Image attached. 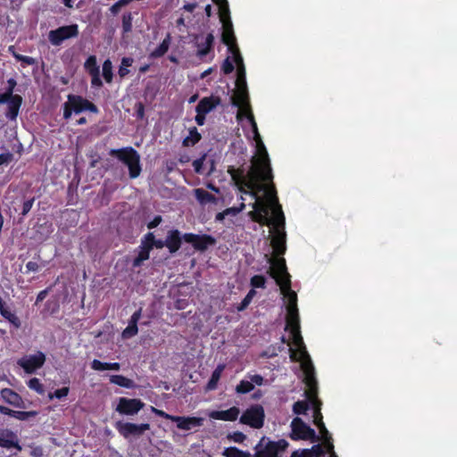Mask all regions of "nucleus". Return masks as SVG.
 Listing matches in <instances>:
<instances>
[{"instance_id":"f257e3e1","label":"nucleus","mask_w":457,"mask_h":457,"mask_svg":"<svg viewBox=\"0 0 457 457\" xmlns=\"http://www.w3.org/2000/svg\"><path fill=\"white\" fill-rule=\"evenodd\" d=\"M218 6L220 20L222 23V42L228 46L237 63L236 89L232 96V103L238 108L237 119L245 117L252 128L253 140L256 144V154L251 160L246 172L241 169L230 168L228 173L242 194L249 195L254 202L253 210L248 214H284L278 202L275 187L272 183L273 175L266 147L258 131V127L251 108L245 79V68L243 57L237 46L232 22L229 17L227 0H212Z\"/></svg>"},{"instance_id":"f03ea898","label":"nucleus","mask_w":457,"mask_h":457,"mask_svg":"<svg viewBox=\"0 0 457 457\" xmlns=\"http://www.w3.org/2000/svg\"><path fill=\"white\" fill-rule=\"evenodd\" d=\"M265 257L268 263L270 265L268 273L279 286L280 292L285 300L287 309L286 328L290 329L291 339L294 345V347H290L289 349L290 358L293 361L300 362L301 369L304 375L303 380L308 387L306 395L314 409L313 422L318 427L320 424H324L320 412L321 403L317 399L318 386L314 366L306 350L300 331L297 295L291 289V276L287 270L286 260L284 258L272 257L268 254H265Z\"/></svg>"},{"instance_id":"7ed1b4c3","label":"nucleus","mask_w":457,"mask_h":457,"mask_svg":"<svg viewBox=\"0 0 457 457\" xmlns=\"http://www.w3.org/2000/svg\"><path fill=\"white\" fill-rule=\"evenodd\" d=\"M288 447L285 439L271 441L269 437L262 436L254 446L253 457H281Z\"/></svg>"},{"instance_id":"20e7f679","label":"nucleus","mask_w":457,"mask_h":457,"mask_svg":"<svg viewBox=\"0 0 457 457\" xmlns=\"http://www.w3.org/2000/svg\"><path fill=\"white\" fill-rule=\"evenodd\" d=\"M110 154L117 157L129 168V177L131 179H136L140 175V155L135 149L132 147L112 149Z\"/></svg>"},{"instance_id":"39448f33","label":"nucleus","mask_w":457,"mask_h":457,"mask_svg":"<svg viewBox=\"0 0 457 457\" xmlns=\"http://www.w3.org/2000/svg\"><path fill=\"white\" fill-rule=\"evenodd\" d=\"M291 438L294 440H312L317 442L320 438L316 436L315 430L307 426L300 418H295L291 422Z\"/></svg>"},{"instance_id":"423d86ee","label":"nucleus","mask_w":457,"mask_h":457,"mask_svg":"<svg viewBox=\"0 0 457 457\" xmlns=\"http://www.w3.org/2000/svg\"><path fill=\"white\" fill-rule=\"evenodd\" d=\"M239 421L253 428H261L264 422L263 408L258 404L251 406L241 415Z\"/></svg>"},{"instance_id":"0eeeda50","label":"nucleus","mask_w":457,"mask_h":457,"mask_svg":"<svg viewBox=\"0 0 457 457\" xmlns=\"http://www.w3.org/2000/svg\"><path fill=\"white\" fill-rule=\"evenodd\" d=\"M78 35L79 26L77 24H72L50 30L48 33V39L53 46H60L64 40L76 37Z\"/></svg>"},{"instance_id":"6e6552de","label":"nucleus","mask_w":457,"mask_h":457,"mask_svg":"<svg viewBox=\"0 0 457 457\" xmlns=\"http://www.w3.org/2000/svg\"><path fill=\"white\" fill-rule=\"evenodd\" d=\"M220 104V99L218 96H211L200 100L195 107V121L199 126H203L205 121V115L214 110Z\"/></svg>"},{"instance_id":"1a4fd4ad","label":"nucleus","mask_w":457,"mask_h":457,"mask_svg":"<svg viewBox=\"0 0 457 457\" xmlns=\"http://www.w3.org/2000/svg\"><path fill=\"white\" fill-rule=\"evenodd\" d=\"M46 361V355L42 352L26 355L18 360V364L27 372L33 373L41 368Z\"/></svg>"},{"instance_id":"9d476101","label":"nucleus","mask_w":457,"mask_h":457,"mask_svg":"<svg viewBox=\"0 0 457 457\" xmlns=\"http://www.w3.org/2000/svg\"><path fill=\"white\" fill-rule=\"evenodd\" d=\"M145 403L139 399L120 397L119 398V403L115 410L122 415H135L143 409Z\"/></svg>"},{"instance_id":"9b49d317","label":"nucleus","mask_w":457,"mask_h":457,"mask_svg":"<svg viewBox=\"0 0 457 457\" xmlns=\"http://www.w3.org/2000/svg\"><path fill=\"white\" fill-rule=\"evenodd\" d=\"M116 428L126 438L130 436H140L150 428L149 424H135L129 422H117Z\"/></svg>"},{"instance_id":"f8f14e48","label":"nucleus","mask_w":457,"mask_h":457,"mask_svg":"<svg viewBox=\"0 0 457 457\" xmlns=\"http://www.w3.org/2000/svg\"><path fill=\"white\" fill-rule=\"evenodd\" d=\"M187 243L192 244L195 250L204 251L208 246L214 245L215 240L207 235H195L187 233L183 236Z\"/></svg>"},{"instance_id":"ddd939ff","label":"nucleus","mask_w":457,"mask_h":457,"mask_svg":"<svg viewBox=\"0 0 457 457\" xmlns=\"http://www.w3.org/2000/svg\"><path fill=\"white\" fill-rule=\"evenodd\" d=\"M68 101L69 105L73 108V112L76 113L83 111H89L94 113L98 112V109L94 104L79 96L69 95Z\"/></svg>"},{"instance_id":"4468645a","label":"nucleus","mask_w":457,"mask_h":457,"mask_svg":"<svg viewBox=\"0 0 457 457\" xmlns=\"http://www.w3.org/2000/svg\"><path fill=\"white\" fill-rule=\"evenodd\" d=\"M84 67L86 71L91 76V84L93 87H100L103 85L102 79L100 78V70L99 66L96 62V57L95 55L89 56L85 63Z\"/></svg>"},{"instance_id":"2eb2a0df","label":"nucleus","mask_w":457,"mask_h":457,"mask_svg":"<svg viewBox=\"0 0 457 457\" xmlns=\"http://www.w3.org/2000/svg\"><path fill=\"white\" fill-rule=\"evenodd\" d=\"M239 414V408L233 406L225 411H212L208 413V416L212 420L235 421L237 420Z\"/></svg>"},{"instance_id":"dca6fc26","label":"nucleus","mask_w":457,"mask_h":457,"mask_svg":"<svg viewBox=\"0 0 457 457\" xmlns=\"http://www.w3.org/2000/svg\"><path fill=\"white\" fill-rule=\"evenodd\" d=\"M173 421L177 423L178 428L190 430L204 424V419L199 417L175 416Z\"/></svg>"},{"instance_id":"f3484780","label":"nucleus","mask_w":457,"mask_h":457,"mask_svg":"<svg viewBox=\"0 0 457 457\" xmlns=\"http://www.w3.org/2000/svg\"><path fill=\"white\" fill-rule=\"evenodd\" d=\"M195 45L197 47V55L203 57L206 55L212 46L214 37L209 33L207 35H200L195 37Z\"/></svg>"},{"instance_id":"a211bd4d","label":"nucleus","mask_w":457,"mask_h":457,"mask_svg":"<svg viewBox=\"0 0 457 457\" xmlns=\"http://www.w3.org/2000/svg\"><path fill=\"white\" fill-rule=\"evenodd\" d=\"M0 446L8 449L14 447L19 451L21 450L17 436L8 429H0Z\"/></svg>"},{"instance_id":"6ab92c4d","label":"nucleus","mask_w":457,"mask_h":457,"mask_svg":"<svg viewBox=\"0 0 457 457\" xmlns=\"http://www.w3.org/2000/svg\"><path fill=\"white\" fill-rule=\"evenodd\" d=\"M165 245L171 253L177 252L181 245L180 232L177 229L169 231L165 239Z\"/></svg>"},{"instance_id":"aec40b11","label":"nucleus","mask_w":457,"mask_h":457,"mask_svg":"<svg viewBox=\"0 0 457 457\" xmlns=\"http://www.w3.org/2000/svg\"><path fill=\"white\" fill-rule=\"evenodd\" d=\"M1 396L9 404L14 407H22L23 401L21 397L12 389L4 388L1 390Z\"/></svg>"},{"instance_id":"412c9836","label":"nucleus","mask_w":457,"mask_h":457,"mask_svg":"<svg viewBox=\"0 0 457 457\" xmlns=\"http://www.w3.org/2000/svg\"><path fill=\"white\" fill-rule=\"evenodd\" d=\"M21 104V97L19 96H14L10 99L8 103V112H6L7 118L10 120L16 119Z\"/></svg>"},{"instance_id":"4be33fe9","label":"nucleus","mask_w":457,"mask_h":457,"mask_svg":"<svg viewBox=\"0 0 457 457\" xmlns=\"http://www.w3.org/2000/svg\"><path fill=\"white\" fill-rule=\"evenodd\" d=\"M91 368L97 371H104V370H119L120 368V363L118 362H102L99 360H94L91 362Z\"/></svg>"},{"instance_id":"5701e85b","label":"nucleus","mask_w":457,"mask_h":457,"mask_svg":"<svg viewBox=\"0 0 457 457\" xmlns=\"http://www.w3.org/2000/svg\"><path fill=\"white\" fill-rule=\"evenodd\" d=\"M320 429V433L321 435L322 439L324 440L326 450L331 453V457H335V453L333 452L334 445L331 443V436L329 435L325 424H320L318 426Z\"/></svg>"},{"instance_id":"b1692460","label":"nucleus","mask_w":457,"mask_h":457,"mask_svg":"<svg viewBox=\"0 0 457 457\" xmlns=\"http://www.w3.org/2000/svg\"><path fill=\"white\" fill-rule=\"evenodd\" d=\"M225 369L223 364H220L216 367L214 371L212 374V377L207 384V390H213L217 387L218 382L221 377V374Z\"/></svg>"},{"instance_id":"393cba45","label":"nucleus","mask_w":457,"mask_h":457,"mask_svg":"<svg viewBox=\"0 0 457 457\" xmlns=\"http://www.w3.org/2000/svg\"><path fill=\"white\" fill-rule=\"evenodd\" d=\"M194 194L201 204L215 202V197L203 188L195 189Z\"/></svg>"},{"instance_id":"a878e982","label":"nucleus","mask_w":457,"mask_h":457,"mask_svg":"<svg viewBox=\"0 0 457 457\" xmlns=\"http://www.w3.org/2000/svg\"><path fill=\"white\" fill-rule=\"evenodd\" d=\"M1 315L7 320L14 328H19L21 325L20 319L15 313L12 312L11 310L5 306L0 310Z\"/></svg>"},{"instance_id":"bb28decb","label":"nucleus","mask_w":457,"mask_h":457,"mask_svg":"<svg viewBox=\"0 0 457 457\" xmlns=\"http://www.w3.org/2000/svg\"><path fill=\"white\" fill-rule=\"evenodd\" d=\"M110 381L112 383V384H115V385H118L121 387H125V388H132L134 387V382L124 377V376H121V375H112L111 376L110 378Z\"/></svg>"},{"instance_id":"cd10ccee","label":"nucleus","mask_w":457,"mask_h":457,"mask_svg":"<svg viewBox=\"0 0 457 457\" xmlns=\"http://www.w3.org/2000/svg\"><path fill=\"white\" fill-rule=\"evenodd\" d=\"M137 257L134 260L133 265L138 267L141 263L149 258V253L152 249L151 245H141Z\"/></svg>"},{"instance_id":"c85d7f7f","label":"nucleus","mask_w":457,"mask_h":457,"mask_svg":"<svg viewBox=\"0 0 457 457\" xmlns=\"http://www.w3.org/2000/svg\"><path fill=\"white\" fill-rule=\"evenodd\" d=\"M201 139V135L196 128L189 129L188 136L184 138L183 144L186 146L195 145Z\"/></svg>"},{"instance_id":"c756f323","label":"nucleus","mask_w":457,"mask_h":457,"mask_svg":"<svg viewBox=\"0 0 457 457\" xmlns=\"http://www.w3.org/2000/svg\"><path fill=\"white\" fill-rule=\"evenodd\" d=\"M222 455L224 457H251V453L242 451L237 447H227L224 449Z\"/></svg>"},{"instance_id":"7c9ffc66","label":"nucleus","mask_w":457,"mask_h":457,"mask_svg":"<svg viewBox=\"0 0 457 457\" xmlns=\"http://www.w3.org/2000/svg\"><path fill=\"white\" fill-rule=\"evenodd\" d=\"M170 43V36L168 35L166 38L160 44V46L155 48L152 53L151 56L154 58L161 57L166 54L169 49Z\"/></svg>"},{"instance_id":"2f4dec72","label":"nucleus","mask_w":457,"mask_h":457,"mask_svg":"<svg viewBox=\"0 0 457 457\" xmlns=\"http://www.w3.org/2000/svg\"><path fill=\"white\" fill-rule=\"evenodd\" d=\"M253 390V383L249 378L243 379L239 382V384L236 386V392L237 394H246Z\"/></svg>"},{"instance_id":"473e14b6","label":"nucleus","mask_w":457,"mask_h":457,"mask_svg":"<svg viewBox=\"0 0 457 457\" xmlns=\"http://www.w3.org/2000/svg\"><path fill=\"white\" fill-rule=\"evenodd\" d=\"M103 77L107 83H111L112 79V64L108 59L103 63Z\"/></svg>"},{"instance_id":"72a5a7b5","label":"nucleus","mask_w":457,"mask_h":457,"mask_svg":"<svg viewBox=\"0 0 457 457\" xmlns=\"http://www.w3.org/2000/svg\"><path fill=\"white\" fill-rule=\"evenodd\" d=\"M206 154L203 155L201 158L195 160L193 162V167L196 173L198 174H206Z\"/></svg>"},{"instance_id":"f704fd0d","label":"nucleus","mask_w":457,"mask_h":457,"mask_svg":"<svg viewBox=\"0 0 457 457\" xmlns=\"http://www.w3.org/2000/svg\"><path fill=\"white\" fill-rule=\"evenodd\" d=\"M325 445H315L311 449H305L308 457H320L325 454Z\"/></svg>"},{"instance_id":"c9c22d12","label":"nucleus","mask_w":457,"mask_h":457,"mask_svg":"<svg viewBox=\"0 0 457 457\" xmlns=\"http://www.w3.org/2000/svg\"><path fill=\"white\" fill-rule=\"evenodd\" d=\"M133 63V59L130 57H124L121 59V63L119 69V75L123 78L127 74H129V71L128 67L131 66Z\"/></svg>"},{"instance_id":"e433bc0d","label":"nucleus","mask_w":457,"mask_h":457,"mask_svg":"<svg viewBox=\"0 0 457 457\" xmlns=\"http://www.w3.org/2000/svg\"><path fill=\"white\" fill-rule=\"evenodd\" d=\"M28 386L30 389H32L41 395L44 394V392H45L43 385L40 383L39 379L37 378H33L29 379L28 382Z\"/></svg>"},{"instance_id":"4c0bfd02","label":"nucleus","mask_w":457,"mask_h":457,"mask_svg":"<svg viewBox=\"0 0 457 457\" xmlns=\"http://www.w3.org/2000/svg\"><path fill=\"white\" fill-rule=\"evenodd\" d=\"M255 295H256L255 290L253 288L251 289L247 293L245 297L243 299V301L241 302L240 305L237 307V310L238 311L245 310L249 305V303H251V301L253 300V298L254 297Z\"/></svg>"},{"instance_id":"58836bf2","label":"nucleus","mask_w":457,"mask_h":457,"mask_svg":"<svg viewBox=\"0 0 457 457\" xmlns=\"http://www.w3.org/2000/svg\"><path fill=\"white\" fill-rule=\"evenodd\" d=\"M251 286L253 288H264L266 278L261 275H255L251 278Z\"/></svg>"},{"instance_id":"ea45409f","label":"nucleus","mask_w":457,"mask_h":457,"mask_svg":"<svg viewBox=\"0 0 457 457\" xmlns=\"http://www.w3.org/2000/svg\"><path fill=\"white\" fill-rule=\"evenodd\" d=\"M137 331H138V329H137V324L129 322V326L122 332V337L123 338L132 337L137 334Z\"/></svg>"},{"instance_id":"a19ab883","label":"nucleus","mask_w":457,"mask_h":457,"mask_svg":"<svg viewBox=\"0 0 457 457\" xmlns=\"http://www.w3.org/2000/svg\"><path fill=\"white\" fill-rule=\"evenodd\" d=\"M309 408L308 403L304 401H298L294 404L293 411L295 414H303Z\"/></svg>"},{"instance_id":"79ce46f5","label":"nucleus","mask_w":457,"mask_h":457,"mask_svg":"<svg viewBox=\"0 0 457 457\" xmlns=\"http://www.w3.org/2000/svg\"><path fill=\"white\" fill-rule=\"evenodd\" d=\"M227 438L235 443L241 444L245 440L246 436L242 432L236 431V432L228 434Z\"/></svg>"},{"instance_id":"37998d69","label":"nucleus","mask_w":457,"mask_h":457,"mask_svg":"<svg viewBox=\"0 0 457 457\" xmlns=\"http://www.w3.org/2000/svg\"><path fill=\"white\" fill-rule=\"evenodd\" d=\"M37 414L36 411H14V412L12 413V417L16 418L20 420H25L29 419V417H33Z\"/></svg>"},{"instance_id":"c03bdc74","label":"nucleus","mask_w":457,"mask_h":457,"mask_svg":"<svg viewBox=\"0 0 457 457\" xmlns=\"http://www.w3.org/2000/svg\"><path fill=\"white\" fill-rule=\"evenodd\" d=\"M234 63L237 65V63L234 60V56L232 55V60H230V58L228 57L222 64V70H223L224 73H226V74L231 73L234 71Z\"/></svg>"},{"instance_id":"a18cd8bd","label":"nucleus","mask_w":457,"mask_h":457,"mask_svg":"<svg viewBox=\"0 0 457 457\" xmlns=\"http://www.w3.org/2000/svg\"><path fill=\"white\" fill-rule=\"evenodd\" d=\"M68 394H69V388L68 387H62V388L55 390L54 394L50 393L48 395V397H49V399H53L54 397L61 399V398H63V397L67 396Z\"/></svg>"},{"instance_id":"49530a36","label":"nucleus","mask_w":457,"mask_h":457,"mask_svg":"<svg viewBox=\"0 0 457 457\" xmlns=\"http://www.w3.org/2000/svg\"><path fill=\"white\" fill-rule=\"evenodd\" d=\"M247 378L250 379V381L253 383V386H254V385L262 386L264 382V378L261 375H258V374H253V375L248 374Z\"/></svg>"},{"instance_id":"de8ad7c7","label":"nucleus","mask_w":457,"mask_h":457,"mask_svg":"<svg viewBox=\"0 0 457 457\" xmlns=\"http://www.w3.org/2000/svg\"><path fill=\"white\" fill-rule=\"evenodd\" d=\"M245 207V204L242 203L239 207H231L225 210V213L228 215H237L242 212Z\"/></svg>"},{"instance_id":"09e8293b","label":"nucleus","mask_w":457,"mask_h":457,"mask_svg":"<svg viewBox=\"0 0 457 457\" xmlns=\"http://www.w3.org/2000/svg\"><path fill=\"white\" fill-rule=\"evenodd\" d=\"M131 16L130 14L124 15L122 20V28L125 32H129L131 30Z\"/></svg>"},{"instance_id":"8fccbe9b","label":"nucleus","mask_w":457,"mask_h":457,"mask_svg":"<svg viewBox=\"0 0 457 457\" xmlns=\"http://www.w3.org/2000/svg\"><path fill=\"white\" fill-rule=\"evenodd\" d=\"M151 411L155 413L156 415L160 416V417H162L164 419H167V420H170L171 421H173V419L175 416H172V415H170L166 412H164L162 410H159L154 406H151Z\"/></svg>"},{"instance_id":"3c124183","label":"nucleus","mask_w":457,"mask_h":457,"mask_svg":"<svg viewBox=\"0 0 457 457\" xmlns=\"http://www.w3.org/2000/svg\"><path fill=\"white\" fill-rule=\"evenodd\" d=\"M154 236L153 233H147L144 239L142 240L141 242V245H151V247L153 248V243L154 242Z\"/></svg>"},{"instance_id":"603ef678","label":"nucleus","mask_w":457,"mask_h":457,"mask_svg":"<svg viewBox=\"0 0 457 457\" xmlns=\"http://www.w3.org/2000/svg\"><path fill=\"white\" fill-rule=\"evenodd\" d=\"M12 96H13L12 95V88H8L7 92L0 94V104L4 103L8 104Z\"/></svg>"},{"instance_id":"864d4df0","label":"nucleus","mask_w":457,"mask_h":457,"mask_svg":"<svg viewBox=\"0 0 457 457\" xmlns=\"http://www.w3.org/2000/svg\"><path fill=\"white\" fill-rule=\"evenodd\" d=\"M15 58L19 61L24 62L27 64H34L35 60L32 57L13 54Z\"/></svg>"},{"instance_id":"5fc2aeb1","label":"nucleus","mask_w":457,"mask_h":457,"mask_svg":"<svg viewBox=\"0 0 457 457\" xmlns=\"http://www.w3.org/2000/svg\"><path fill=\"white\" fill-rule=\"evenodd\" d=\"M12 159V154L11 153H4L0 154V166L3 164L9 163Z\"/></svg>"},{"instance_id":"6e6d98bb","label":"nucleus","mask_w":457,"mask_h":457,"mask_svg":"<svg viewBox=\"0 0 457 457\" xmlns=\"http://www.w3.org/2000/svg\"><path fill=\"white\" fill-rule=\"evenodd\" d=\"M34 199L28 200L23 204L21 214L25 216L31 210Z\"/></svg>"},{"instance_id":"4d7b16f0","label":"nucleus","mask_w":457,"mask_h":457,"mask_svg":"<svg viewBox=\"0 0 457 457\" xmlns=\"http://www.w3.org/2000/svg\"><path fill=\"white\" fill-rule=\"evenodd\" d=\"M63 108H64V112H63V117L68 120L71 118V113L73 112V108H71V106L69 105V101H67L66 103H64L63 104Z\"/></svg>"},{"instance_id":"13d9d810","label":"nucleus","mask_w":457,"mask_h":457,"mask_svg":"<svg viewBox=\"0 0 457 457\" xmlns=\"http://www.w3.org/2000/svg\"><path fill=\"white\" fill-rule=\"evenodd\" d=\"M206 175H211L214 170V161L212 159H207L205 162Z\"/></svg>"},{"instance_id":"bf43d9fd","label":"nucleus","mask_w":457,"mask_h":457,"mask_svg":"<svg viewBox=\"0 0 457 457\" xmlns=\"http://www.w3.org/2000/svg\"><path fill=\"white\" fill-rule=\"evenodd\" d=\"M162 222V217L161 216H156L154 217V219L150 221L147 225L148 228H154L155 227H157L160 223Z\"/></svg>"},{"instance_id":"052dcab7","label":"nucleus","mask_w":457,"mask_h":457,"mask_svg":"<svg viewBox=\"0 0 457 457\" xmlns=\"http://www.w3.org/2000/svg\"><path fill=\"white\" fill-rule=\"evenodd\" d=\"M140 316H141V310H138V311L135 312L132 314V316H131V318H130V321H129V322H130V323L137 324V321H138V320H139V319H140Z\"/></svg>"},{"instance_id":"680f3d73","label":"nucleus","mask_w":457,"mask_h":457,"mask_svg":"<svg viewBox=\"0 0 457 457\" xmlns=\"http://www.w3.org/2000/svg\"><path fill=\"white\" fill-rule=\"evenodd\" d=\"M26 268L29 271H37L38 270V264L35 262H29L26 264Z\"/></svg>"},{"instance_id":"e2e57ef3","label":"nucleus","mask_w":457,"mask_h":457,"mask_svg":"<svg viewBox=\"0 0 457 457\" xmlns=\"http://www.w3.org/2000/svg\"><path fill=\"white\" fill-rule=\"evenodd\" d=\"M144 114H145L144 105L139 103L137 104V115L138 118L142 119L144 117Z\"/></svg>"},{"instance_id":"0e129e2a","label":"nucleus","mask_w":457,"mask_h":457,"mask_svg":"<svg viewBox=\"0 0 457 457\" xmlns=\"http://www.w3.org/2000/svg\"><path fill=\"white\" fill-rule=\"evenodd\" d=\"M46 295H47L46 290L40 291L37 294L36 303H38L39 302L43 301L46 298Z\"/></svg>"},{"instance_id":"69168bd1","label":"nucleus","mask_w":457,"mask_h":457,"mask_svg":"<svg viewBox=\"0 0 457 457\" xmlns=\"http://www.w3.org/2000/svg\"><path fill=\"white\" fill-rule=\"evenodd\" d=\"M196 8V4H187L183 6V10L187 11V12H194V10Z\"/></svg>"},{"instance_id":"338daca9","label":"nucleus","mask_w":457,"mask_h":457,"mask_svg":"<svg viewBox=\"0 0 457 457\" xmlns=\"http://www.w3.org/2000/svg\"><path fill=\"white\" fill-rule=\"evenodd\" d=\"M0 412L2 414L12 416V413L14 412V411L4 406H0Z\"/></svg>"},{"instance_id":"774afa93","label":"nucleus","mask_w":457,"mask_h":457,"mask_svg":"<svg viewBox=\"0 0 457 457\" xmlns=\"http://www.w3.org/2000/svg\"><path fill=\"white\" fill-rule=\"evenodd\" d=\"M154 246L159 249L163 248L164 246H166L165 241L154 239V242L153 243V247Z\"/></svg>"}]
</instances>
